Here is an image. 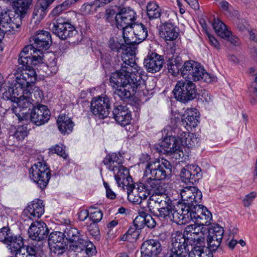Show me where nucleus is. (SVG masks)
I'll use <instances>...</instances> for the list:
<instances>
[{"label":"nucleus","mask_w":257,"mask_h":257,"mask_svg":"<svg viewBox=\"0 0 257 257\" xmlns=\"http://www.w3.org/2000/svg\"><path fill=\"white\" fill-rule=\"evenodd\" d=\"M178 141L180 142V148L181 146H185L188 148H193L195 145L197 138L194 137L193 134L183 132L178 136Z\"/></svg>","instance_id":"obj_43"},{"label":"nucleus","mask_w":257,"mask_h":257,"mask_svg":"<svg viewBox=\"0 0 257 257\" xmlns=\"http://www.w3.org/2000/svg\"><path fill=\"white\" fill-rule=\"evenodd\" d=\"M136 43L124 45L122 50L120 68L117 71L132 72L133 74H144L145 71L140 67L135 61L136 54Z\"/></svg>","instance_id":"obj_8"},{"label":"nucleus","mask_w":257,"mask_h":257,"mask_svg":"<svg viewBox=\"0 0 257 257\" xmlns=\"http://www.w3.org/2000/svg\"><path fill=\"white\" fill-rule=\"evenodd\" d=\"M208 40L210 44L216 49H220V44L216 38L211 35L208 34Z\"/></svg>","instance_id":"obj_62"},{"label":"nucleus","mask_w":257,"mask_h":257,"mask_svg":"<svg viewBox=\"0 0 257 257\" xmlns=\"http://www.w3.org/2000/svg\"><path fill=\"white\" fill-rule=\"evenodd\" d=\"M201 243H187L184 234L177 231L172 233L171 247L164 257H213L212 252Z\"/></svg>","instance_id":"obj_3"},{"label":"nucleus","mask_w":257,"mask_h":257,"mask_svg":"<svg viewBox=\"0 0 257 257\" xmlns=\"http://www.w3.org/2000/svg\"><path fill=\"white\" fill-rule=\"evenodd\" d=\"M150 158L148 155H143L140 159L141 163H147L146 165L144 175L151 178L162 180L165 179L167 176L171 173L172 166L167 160H150Z\"/></svg>","instance_id":"obj_5"},{"label":"nucleus","mask_w":257,"mask_h":257,"mask_svg":"<svg viewBox=\"0 0 257 257\" xmlns=\"http://www.w3.org/2000/svg\"><path fill=\"white\" fill-rule=\"evenodd\" d=\"M167 21L166 22L161 23L162 29V37L165 41H173L176 40L179 36L178 28L171 22Z\"/></svg>","instance_id":"obj_34"},{"label":"nucleus","mask_w":257,"mask_h":257,"mask_svg":"<svg viewBox=\"0 0 257 257\" xmlns=\"http://www.w3.org/2000/svg\"><path fill=\"white\" fill-rule=\"evenodd\" d=\"M87 243V241L84 240V243H83L82 244V245H83V248H81L82 250L81 249H79L77 251H74L75 252H85L86 254L88 255H91L93 254L94 252V250L95 249L93 248V244H92L91 243Z\"/></svg>","instance_id":"obj_54"},{"label":"nucleus","mask_w":257,"mask_h":257,"mask_svg":"<svg viewBox=\"0 0 257 257\" xmlns=\"http://www.w3.org/2000/svg\"><path fill=\"white\" fill-rule=\"evenodd\" d=\"M44 212L43 201L35 199L29 203L23 212V215L28 219L34 220L39 218Z\"/></svg>","instance_id":"obj_25"},{"label":"nucleus","mask_w":257,"mask_h":257,"mask_svg":"<svg viewBox=\"0 0 257 257\" xmlns=\"http://www.w3.org/2000/svg\"><path fill=\"white\" fill-rule=\"evenodd\" d=\"M198 117L196 109H187L181 117L180 123L186 130L190 131L197 125Z\"/></svg>","instance_id":"obj_30"},{"label":"nucleus","mask_w":257,"mask_h":257,"mask_svg":"<svg viewBox=\"0 0 257 257\" xmlns=\"http://www.w3.org/2000/svg\"><path fill=\"white\" fill-rule=\"evenodd\" d=\"M256 196V193L254 192H252L247 194L242 200L244 206L245 207L249 206Z\"/></svg>","instance_id":"obj_59"},{"label":"nucleus","mask_w":257,"mask_h":257,"mask_svg":"<svg viewBox=\"0 0 257 257\" xmlns=\"http://www.w3.org/2000/svg\"><path fill=\"white\" fill-rule=\"evenodd\" d=\"M32 44L25 46L19 55L18 61L20 64L26 68L31 65H37L42 62V51L47 50L52 43L50 33L46 31H38L32 36Z\"/></svg>","instance_id":"obj_2"},{"label":"nucleus","mask_w":257,"mask_h":257,"mask_svg":"<svg viewBox=\"0 0 257 257\" xmlns=\"http://www.w3.org/2000/svg\"><path fill=\"white\" fill-rule=\"evenodd\" d=\"M30 117L33 122L40 126L48 121L51 117V113L47 106L38 104L33 108Z\"/></svg>","instance_id":"obj_18"},{"label":"nucleus","mask_w":257,"mask_h":257,"mask_svg":"<svg viewBox=\"0 0 257 257\" xmlns=\"http://www.w3.org/2000/svg\"><path fill=\"white\" fill-rule=\"evenodd\" d=\"M114 174L115 180L118 187L127 189L130 186L134 185L131 183L132 179L130 175L129 170L124 166L119 169L116 174L115 172Z\"/></svg>","instance_id":"obj_31"},{"label":"nucleus","mask_w":257,"mask_h":257,"mask_svg":"<svg viewBox=\"0 0 257 257\" xmlns=\"http://www.w3.org/2000/svg\"><path fill=\"white\" fill-rule=\"evenodd\" d=\"M51 173L49 167L44 162L35 163L30 169V177L41 189L47 186Z\"/></svg>","instance_id":"obj_10"},{"label":"nucleus","mask_w":257,"mask_h":257,"mask_svg":"<svg viewBox=\"0 0 257 257\" xmlns=\"http://www.w3.org/2000/svg\"><path fill=\"white\" fill-rule=\"evenodd\" d=\"M16 5L15 4L16 9L15 10V15L14 12L9 10L3 9L0 7V12L3 13V18L4 16L7 15V18L5 20V23L10 26V31H14L16 29L19 28L22 24V20L27 14L28 11L30 9V7L32 4V2L29 0H19L16 2ZM1 18H2L1 14H0Z\"/></svg>","instance_id":"obj_7"},{"label":"nucleus","mask_w":257,"mask_h":257,"mask_svg":"<svg viewBox=\"0 0 257 257\" xmlns=\"http://www.w3.org/2000/svg\"><path fill=\"white\" fill-rule=\"evenodd\" d=\"M66 239L69 242V249L72 251L82 250L84 239L81 238L79 230L71 227H67L64 232Z\"/></svg>","instance_id":"obj_20"},{"label":"nucleus","mask_w":257,"mask_h":257,"mask_svg":"<svg viewBox=\"0 0 257 257\" xmlns=\"http://www.w3.org/2000/svg\"><path fill=\"white\" fill-rule=\"evenodd\" d=\"M89 216V213L88 210H82L78 213V217L80 221H83L85 220Z\"/></svg>","instance_id":"obj_63"},{"label":"nucleus","mask_w":257,"mask_h":257,"mask_svg":"<svg viewBox=\"0 0 257 257\" xmlns=\"http://www.w3.org/2000/svg\"><path fill=\"white\" fill-rule=\"evenodd\" d=\"M145 226H147L150 228H153L155 227L156 223L152 216L148 213L145 214Z\"/></svg>","instance_id":"obj_58"},{"label":"nucleus","mask_w":257,"mask_h":257,"mask_svg":"<svg viewBox=\"0 0 257 257\" xmlns=\"http://www.w3.org/2000/svg\"><path fill=\"white\" fill-rule=\"evenodd\" d=\"M182 62V58L180 56L173 55L169 57L167 64L168 73L174 76H176L180 71Z\"/></svg>","instance_id":"obj_39"},{"label":"nucleus","mask_w":257,"mask_h":257,"mask_svg":"<svg viewBox=\"0 0 257 257\" xmlns=\"http://www.w3.org/2000/svg\"><path fill=\"white\" fill-rule=\"evenodd\" d=\"M140 215L137 216L134 220V225L137 229L140 230L144 228L145 226V214L146 213L143 212V210L139 211Z\"/></svg>","instance_id":"obj_51"},{"label":"nucleus","mask_w":257,"mask_h":257,"mask_svg":"<svg viewBox=\"0 0 257 257\" xmlns=\"http://www.w3.org/2000/svg\"><path fill=\"white\" fill-rule=\"evenodd\" d=\"M109 48L113 51L119 52V50L124 48V45L119 41L117 37L111 38L108 44Z\"/></svg>","instance_id":"obj_49"},{"label":"nucleus","mask_w":257,"mask_h":257,"mask_svg":"<svg viewBox=\"0 0 257 257\" xmlns=\"http://www.w3.org/2000/svg\"><path fill=\"white\" fill-rule=\"evenodd\" d=\"M57 123L59 130L63 134L72 132L74 125L72 120L66 115H59Z\"/></svg>","instance_id":"obj_40"},{"label":"nucleus","mask_w":257,"mask_h":257,"mask_svg":"<svg viewBox=\"0 0 257 257\" xmlns=\"http://www.w3.org/2000/svg\"><path fill=\"white\" fill-rule=\"evenodd\" d=\"M42 243H32L30 245L25 246L20 249L19 252H16L15 257H36V254L41 251Z\"/></svg>","instance_id":"obj_38"},{"label":"nucleus","mask_w":257,"mask_h":257,"mask_svg":"<svg viewBox=\"0 0 257 257\" xmlns=\"http://www.w3.org/2000/svg\"><path fill=\"white\" fill-rule=\"evenodd\" d=\"M156 149L159 152L164 154L177 153L180 150V144L176 137L169 136L158 144Z\"/></svg>","instance_id":"obj_26"},{"label":"nucleus","mask_w":257,"mask_h":257,"mask_svg":"<svg viewBox=\"0 0 257 257\" xmlns=\"http://www.w3.org/2000/svg\"><path fill=\"white\" fill-rule=\"evenodd\" d=\"M192 9L198 10L199 8V4L197 0H184Z\"/></svg>","instance_id":"obj_64"},{"label":"nucleus","mask_w":257,"mask_h":257,"mask_svg":"<svg viewBox=\"0 0 257 257\" xmlns=\"http://www.w3.org/2000/svg\"><path fill=\"white\" fill-rule=\"evenodd\" d=\"M98 8L96 1L84 4L82 7L81 10L85 14H89L92 12L95 11L96 9Z\"/></svg>","instance_id":"obj_52"},{"label":"nucleus","mask_w":257,"mask_h":257,"mask_svg":"<svg viewBox=\"0 0 257 257\" xmlns=\"http://www.w3.org/2000/svg\"><path fill=\"white\" fill-rule=\"evenodd\" d=\"M184 206L199 203L202 200V193L195 187L190 186L183 188L180 192Z\"/></svg>","instance_id":"obj_21"},{"label":"nucleus","mask_w":257,"mask_h":257,"mask_svg":"<svg viewBox=\"0 0 257 257\" xmlns=\"http://www.w3.org/2000/svg\"><path fill=\"white\" fill-rule=\"evenodd\" d=\"M29 86H28L25 88L22 89V91L20 92L19 96H18L17 99L15 101V103L17 105H19L22 107L23 109L25 110L27 108L31 106L32 99V94H34L35 98L38 99L37 101L39 99H41V97L43 96V93L38 87H36L35 89L34 90L33 92H31L30 90L28 89Z\"/></svg>","instance_id":"obj_16"},{"label":"nucleus","mask_w":257,"mask_h":257,"mask_svg":"<svg viewBox=\"0 0 257 257\" xmlns=\"http://www.w3.org/2000/svg\"><path fill=\"white\" fill-rule=\"evenodd\" d=\"M12 110L20 120H27L29 117V113L24 111L25 110V109H23L22 107L17 105L16 103L15 105H13Z\"/></svg>","instance_id":"obj_48"},{"label":"nucleus","mask_w":257,"mask_h":257,"mask_svg":"<svg viewBox=\"0 0 257 257\" xmlns=\"http://www.w3.org/2000/svg\"><path fill=\"white\" fill-rule=\"evenodd\" d=\"M29 237L33 240H37V243L47 238L49 229L44 222L38 221L32 223L28 230ZM42 244V243L41 242ZM37 244V243H36Z\"/></svg>","instance_id":"obj_23"},{"label":"nucleus","mask_w":257,"mask_h":257,"mask_svg":"<svg viewBox=\"0 0 257 257\" xmlns=\"http://www.w3.org/2000/svg\"><path fill=\"white\" fill-rule=\"evenodd\" d=\"M116 26L118 29L122 30V36L124 33H130L129 30L132 25L135 24L136 20V13L130 8H123L121 9L115 16Z\"/></svg>","instance_id":"obj_11"},{"label":"nucleus","mask_w":257,"mask_h":257,"mask_svg":"<svg viewBox=\"0 0 257 257\" xmlns=\"http://www.w3.org/2000/svg\"><path fill=\"white\" fill-rule=\"evenodd\" d=\"M162 250V246L158 239H147L142 244L141 247L142 257H157Z\"/></svg>","instance_id":"obj_24"},{"label":"nucleus","mask_w":257,"mask_h":257,"mask_svg":"<svg viewBox=\"0 0 257 257\" xmlns=\"http://www.w3.org/2000/svg\"><path fill=\"white\" fill-rule=\"evenodd\" d=\"M112 114L116 121L121 125L125 126L130 123L132 115L126 106L118 105L115 107Z\"/></svg>","instance_id":"obj_29"},{"label":"nucleus","mask_w":257,"mask_h":257,"mask_svg":"<svg viewBox=\"0 0 257 257\" xmlns=\"http://www.w3.org/2000/svg\"><path fill=\"white\" fill-rule=\"evenodd\" d=\"M51 3L47 0H39L35 6L33 13L32 20L35 23H39L46 15L47 9Z\"/></svg>","instance_id":"obj_35"},{"label":"nucleus","mask_w":257,"mask_h":257,"mask_svg":"<svg viewBox=\"0 0 257 257\" xmlns=\"http://www.w3.org/2000/svg\"><path fill=\"white\" fill-rule=\"evenodd\" d=\"M207 237L208 247L211 252L215 251L219 246L224 233L223 228L216 225L211 228H207Z\"/></svg>","instance_id":"obj_19"},{"label":"nucleus","mask_w":257,"mask_h":257,"mask_svg":"<svg viewBox=\"0 0 257 257\" xmlns=\"http://www.w3.org/2000/svg\"><path fill=\"white\" fill-rule=\"evenodd\" d=\"M162 195H152L147 202L146 206L143 205L142 210L144 213L154 212L155 209L160 207Z\"/></svg>","instance_id":"obj_42"},{"label":"nucleus","mask_w":257,"mask_h":257,"mask_svg":"<svg viewBox=\"0 0 257 257\" xmlns=\"http://www.w3.org/2000/svg\"><path fill=\"white\" fill-rule=\"evenodd\" d=\"M164 61L163 56L152 52L145 59L144 64L148 72L154 73L162 68Z\"/></svg>","instance_id":"obj_27"},{"label":"nucleus","mask_w":257,"mask_h":257,"mask_svg":"<svg viewBox=\"0 0 257 257\" xmlns=\"http://www.w3.org/2000/svg\"><path fill=\"white\" fill-rule=\"evenodd\" d=\"M110 99L107 96H98L92 99L90 110L92 114L99 119L107 117L109 113Z\"/></svg>","instance_id":"obj_12"},{"label":"nucleus","mask_w":257,"mask_h":257,"mask_svg":"<svg viewBox=\"0 0 257 257\" xmlns=\"http://www.w3.org/2000/svg\"><path fill=\"white\" fill-rule=\"evenodd\" d=\"M56 26L54 29V33L61 39L72 37L77 34L74 27L70 24H62L58 22Z\"/></svg>","instance_id":"obj_33"},{"label":"nucleus","mask_w":257,"mask_h":257,"mask_svg":"<svg viewBox=\"0 0 257 257\" xmlns=\"http://www.w3.org/2000/svg\"><path fill=\"white\" fill-rule=\"evenodd\" d=\"M64 233L59 231H55L51 233L49 236L48 242V244H51V243H56L64 240Z\"/></svg>","instance_id":"obj_50"},{"label":"nucleus","mask_w":257,"mask_h":257,"mask_svg":"<svg viewBox=\"0 0 257 257\" xmlns=\"http://www.w3.org/2000/svg\"><path fill=\"white\" fill-rule=\"evenodd\" d=\"M49 246L51 253L61 255L66 251L67 245L64 240H63L56 243H51Z\"/></svg>","instance_id":"obj_46"},{"label":"nucleus","mask_w":257,"mask_h":257,"mask_svg":"<svg viewBox=\"0 0 257 257\" xmlns=\"http://www.w3.org/2000/svg\"><path fill=\"white\" fill-rule=\"evenodd\" d=\"M181 75L184 79L199 81L210 83L216 81L214 75L205 72L200 64L193 60L186 61L180 69Z\"/></svg>","instance_id":"obj_6"},{"label":"nucleus","mask_w":257,"mask_h":257,"mask_svg":"<svg viewBox=\"0 0 257 257\" xmlns=\"http://www.w3.org/2000/svg\"><path fill=\"white\" fill-rule=\"evenodd\" d=\"M212 27L216 34L222 38H227L231 33L229 31L226 26L219 19H214L212 24Z\"/></svg>","instance_id":"obj_44"},{"label":"nucleus","mask_w":257,"mask_h":257,"mask_svg":"<svg viewBox=\"0 0 257 257\" xmlns=\"http://www.w3.org/2000/svg\"><path fill=\"white\" fill-rule=\"evenodd\" d=\"M180 206L181 207L180 209H177L179 205H177L175 208V210H173L169 215V217L165 220H170L177 224H183L187 222L188 219L186 217L188 213L186 212L185 206L183 207L182 204H180Z\"/></svg>","instance_id":"obj_36"},{"label":"nucleus","mask_w":257,"mask_h":257,"mask_svg":"<svg viewBox=\"0 0 257 257\" xmlns=\"http://www.w3.org/2000/svg\"><path fill=\"white\" fill-rule=\"evenodd\" d=\"M132 72L117 71L111 73L109 78L110 85L115 88L114 93L122 100H126L140 92L145 87L142 76Z\"/></svg>","instance_id":"obj_1"},{"label":"nucleus","mask_w":257,"mask_h":257,"mask_svg":"<svg viewBox=\"0 0 257 257\" xmlns=\"http://www.w3.org/2000/svg\"><path fill=\"white\" fill-rule=\"evenodd\" d=\"M9 236L6 244L9 246L10 252L15 255L16 252H19L20 249L25 247L23 239L20 235H15L12 232Z\"/></svg>","instance_id":"obj_37"},{"label":"nucleus","mask_w":257,"mask_h":257,"mask_svg":"<svg viewBox=\"0 0 257 257\" xmlns=\"http://www.w3.org/2000/svg\"><path fill=\"white\" fill-rule=\"evenodd\" d=\"M180 176L184 183L194 184L202 177L201 168L195 164L187 165L181 170Z\"/></svg>","instance_id":"obj_17"},{"label":"nucleus","mask_w":257,"mask_h":257,"mask_svg":"<svg viewBox=\"0 0 257 257\" xmlns=\"http://www.w3.org/2000/svg\"><path fill=\"white\" fill-rule=\"evenodd\" d=\"M67 4L68 3L65 2L61 5L57 6L53 10L52 12L53 15H57L60 14L63 11H64L66 8Z\"/></svg>","instance_id":"obj_61"},{"label":"nucleus","mask_w":257,"mask_h":257,"mask_svg":"<svg viewBox=\"0 0 257 257\" xmlns=\"http://www.w3.org/2000/svg\"><path fill=\"white\" fill-rule=\"evenodd\" d=\"M137 183L139 184L138 189L143 190L148 196L151 194L158 195L166 194L165 184L160 182V180L147 177V179H143V182H137Z\"/></svg>","instance_id":"obj_13"},{"label":"nucleus","mask_w":257,"mask_h":257,"mask_svg":"<svg viewBox=\"0 0 257 257\" xmlns=\"http://www.w3.org/2000/svg\"><path fill=\"white\" fill-rule=\"evenodd\" d=\"M11 231L9 228L7 227H4L0 229V241L4 242L5 244L6 243V241L10 234Z\"/></svg>","instance_id":"obj_57"},{"label":"nucleus","mask_w":257,"mask_h":257,"mask_svg":"<svg viewBox=\"0 0 257 257\" xmlns=\"http://www.w3.org/2000/svg\"><path fill=\"white\" fill-rule=\"evenodd\" d=\"M103 185L106 190V195L108 198L113 199L116 197L115 193L110 188L107 183L103 182Z\"/></svg>","instance_id":"obj_60"},{"label":"nucleus","mask_w":257,"mask_h":257,"mask_svg":"<svg viewBox=\"0 0 257 257\" xmlns=\"http://www.w3.org/2000/svg\"><path fill=\"white\" fill-rule=\"evenodd\" d=\"M207 227H202L197 223L195 222L187 225L184 229V235H190V236L185 238L187 243H193L197 242V243H201L205 241V235L207 234Z\"/></svg>","instance_id":"obj_15"},{"label":"nucleus","mask_w":257,"mask_h":257,"mask_svg":"<svg viewBox=\"0 0 257 257\" xmlns=\"http://www.w3.org/2000/svg\"><path fill=\"white\" fill-rule=\"evenodd\" d=\"M147 15L150 21L159 19L161 23L169 21L170 13L167 11H163L158 4L153 1L147 3Z\"/></svg>","instance_id":"obj_22"},{"label":"nucleus","mask_w":257,"mask_h":257,"mask_svg":"<svg viewBox=\"0 0 257 257\" xmlns=\"http://www.w3.org/2000/svg\"><path fill=\"white\" fill-rule=\"evenodd\" d=\"M139 184L136 183L132 186L127 189V198L130 201L135 204H140L143 208V200L148 197L143 190H139Z\"/></svg>","instance_id":"obj_32"},{"label":"nucleus","mask_w":257,"mask_h":257,"mask_svg":"<svg viewBox=\"0 0 257 257\" xmlns=\"http://www.w3.org/2000/svg\"><path fill=\"white\" fill-rule=\"evenodd\" d=\"M203 213H201L199 217L198 218L196 223L202 227H206L205 226L210 223V221L212 219V214L206 207L204 208Z\"/></svg>","instance_id":"obj_45"},{"label":"nucleus","mask_w":257,"mask_h":257,"mask_svg":"<svg viewBox=\"0 0 257 257\" xmlns=\"http://www.w3.org/2000/svg\"><path fill=\"white\" fill-rule=\"evenodd\" d=\"M103 216V214L101 211L97 210L93 212H91L89 216V221L91 222H94L96 223L99 222Z\"/></svg>","instance_id":"obj_56"},{"label":"nucleus","mask_w":257,"mask_h":257,"mask_svg":"<svg viewBox=\"0 0 257 257\" xmlns=\"http://www.w3.org/2000/svg\"><path fill=\"white\" fill-rule=\"evenodd\" d=\"M175 98L186 103L197 96V89L195 83L190 80L182 79L177 82L173 90Z\"/></svg>","instance_id":"obj_9"},{"label":"nucleus","mask_w":257,"mask_h":257,"mask_svg":"<svg viewBox=\"0 0 257 257\" xmlns=\"http://www.w3.org/2000/svg\"><path fill=\"white\" fill-rule=\"evenodd\" d=\"M86 229L90 234L93 236H96L98 235L99 231L96 223L94 222L89 221L86 223Z\"/></svg>","instance_id":"obj_53"},{"label":"nucleus","mask_w":257,"mask_h":257,"mask_svg":"<svg viewBox=\"0 0 257 257\" xmlns=\"http://www.w3.org/2000/svg\"><path fill=\"white\" fill-rule=\"evenodd\" d=\"M176 206L175 201L172 200L168 195L166 194L163 195L160 207L158 208L157 216L165 220L175 210Z\"/></svg>","instance_id":"obj_28"},{"label":"nucleus","mask_w":257,"mask_h":257,"mask_svg":"<svg viewBox=\"0 0 257 257\" xmlns=\"http://www.w3.org/2000/svg\"><path fill=\"white\" fill-rule=\"evenodd\" d=\"M65 147L62 144L56 145L53 148H51V151H54V153L57 154L58 155L62 157L63 159H66L68 155L66 153L65 151Z\"/></svg>","instance_id":"obj_55"},{"label":"nucleus","mask_w":257,"mask_h":257,"mask_svg":"<svg viewBox=\"0 0 257 257\" xmlns=\"http://www.w3.org/2000/svg\"><path fill=\"white\" fill-rule=\"evenodd\" d=\"M37 74L36 70L32 68H26L21 71L20 73L16 75L15 83L14 87L6 86L4 87L2 93V98L11 102H15L18 96L20 94L22 88L30 86L32 84L36 82Z\"/></svg>","instance_id":"obj_4"},{"label":"nucleus","mask_w":257,"mask_h":257,"mask_svg":"<svg viewBox=\"0 0 257 257\" xmlns=\"http://www.w3.org/2000/svg\"><path fill=\"white\" fill-rule=\"evenodd\" d=\"M118 159V155L116 153L108 154L103 161L104 165L107 169L111 171H114V166H112L114 163H116Z\"/></svg>","instance_id":"obj_47"},{"label":"nucleus","mask_w":257,"mask_h":257,"mask_svg":"<svg viewBox=\"0 0 257 257\" xmlns=\"http://www.w3.org/2000/svg\"><path fill=\"white\" fill-rule=\"evenodd\" d=\"M205 207L202 205H199V203L185 206L186 212L188 213L186 217L188 221L190 220H194L196 222L201 213H203L204 208Z\"/></svg>","instance_id":"obj_41"},{"label":"nucleus","mask_w":257,"mask_h":257,"mask_svg":"<svg viewBox=\"0 0 257 257\" xmlns=\"http://www.w3.org/2000/svg\"><path fill=\"white\" fill-rule=\"evenodd\" d=\"M132 32L131 36L126 33L123 34V40L125 44H139L145 40L148 36V30L146 27L142 23H135L129 29Z\"/></svg>","instance_id":"obj_14"}]
</instances>
